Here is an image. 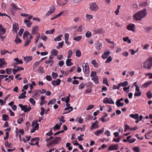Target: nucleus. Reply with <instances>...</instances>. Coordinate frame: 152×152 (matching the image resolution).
I'll return each mask as SVG.
<instances>
[{"label":"nucleus","mask_w":152,"mask_h":152,"mask_svg":"<svg viewBox=\"0 0 152 152\" xmlns=\"http://www.w3.org/2000/svg\"><path fill=\"white\" fill-rule=\"evenodd\" d=\"M146 14V9H145L134 14L133 16V18L136 20H142V18L145 16Z\"/></svg>","instance_id":"1"},{"label":"nucleus","mask_w":152,"mask_h":152,"mask_svg":"<svg viewBox=\"0 0 152 152\" xmlns=\"http://www.w3.org/2000/svg\"><path fill=\"white\" fill-rule=\"evenodd\" d=\"M152 66V57H151L145 62L143 65V67L150 69Z\"/></svg>","instance_id":"2"},{"label":"nucleus","mask_w":152,"mask_h":152,"mask_svg":"<svg viewBox=\"0 0 152 152\" xmlns=\"http://www.w3.org/2000/svg\"><path fill=\"white\" fill-rule=\"evenodd\" d=\"M18 106L21 108L22 110H23L24 113H27L30 111L31 109L30 105L28 107H27V105H23L21 104H19Z\"/></svg>","instance_id":"3"},{"label":"nucleus","mask_w":152,"mask_h":152,"mask_svg":"<svg viewBox=\"0 0 152 152\" xmlns=\"http://www.w3.org/2000/svg\"><path fill=\"white\" fill-rule=\"evenodd\" d=\"M89 8L92 11L96 12L99 8L96 3L94 2L90 5Z\"/></svg>","instance_id":"4"},{"label":"nucleus","mask_w":152,"mask_h":152,"mask_svg":"<svg viewBox=\"0 0 152 152\" xmlns=\"http://www.w3.org/2000/svg\"><path fill=\"white\" fill-rule=\"evenodd\" d=\"M10 5L12 7L11 9V11L12 14L13 15H14L15 13L14 10H20L21 9L20 8H18L14 4H11Z\"/></svg>","instance_id":"5"},{"label":"nucleus","mask_w":152,"mask_h":152,"mask_svg":"<svg viewBox=\"0 0 152 152\" xmlns=\"http://www.w3.org/2000/svg\"><path fill=\"white\" fill-rule=\"evenodd\" d=\"M118 144L110 145L109 146L108 150L109 151L114 150H117L118 149Z\"/></svg>","instance_id":"6"},{"label":"nucleus","mask_w":152,"mask_h":152,"mask_svg":"<svg viewBox=\"0 0 152 152\" xmlns=\"http://www.w3.org/2000/svg\"><path fill=\"white\" fill-rule=\"evenodd\" d=\"M110 53L109 50L106 49L102 55V57L103 59H105L110 54Z\"/></svg>","instance_id":"7"},{"label":"nucleus","mask_w":152,"mask_h":152,"mask_svg":"<svg viewBox=\"0 0 152 152\" xmlns=\"http://www.w3.org/2000/svg\"><path fill=\"white\" fill-rule=\"evenodd\" d=\"M19 29V25L18 23H15L13 25L12 31L17 34V31Z\"/></svg>","instance_id":"8"},{"label":"nucleus","mask_w":152,"mask_h":152,"mask_svg":"<svg viewBox=\"0 0 152 152\" xmlns=\"http://www.w3.org/2000/svg\"><path fill=\"white\" fill-rule=\"evenodd\" d=\"M61 81L60 79H57L56 80H53L52 81L51 84L54 86H58L60 85Z\"/></svg>","instance_id":"9"},{"label":"nucleus","mask_w":152,"mask_h":152,"mask_svg":"<svg viewBox=\"0 0 152 152\" xmlns=\"http://www.w3.org/2000/svg\"><path fill=\"white\" fill-rule=\"evenodd\" d=\"M135 27L134 24L130 23L126 26V28L129 30L134 31V29Z\"/></svg>","instance_id":"10"},{"label":"nucleus","mask_w":152,"mask_h":152,"mask_svg":"<svg viewBox=\"0 0 152 152\" xmlns=\"http://www.w3.org/2000/svg\"><path fill=\"white\" fill-rule=\"evenodd\" d=\"M98 123V121H96L92 123L90 129L92 130L94 129L97 128L98 127L97 124Z\"/></svg>","instance_id":"11"},{"label":"nucleus","mask_w":152,"mask_h":152,"mask_svg":"<svg viewBox=\"0 0 152 152\" xmlns=\"http://www.w3.org/2000/svg\"><path fill=\"white\" fill-rule=\"evenodd\" d=\"M38 26H35L32 28V34L35 35L37 33V32L38 29Z\"/></svg>","instance_id":"12"},{"label":"nucleus","mask_w":152,"mask_h":152,"mask_svg":"<svg viewBox=\"0 0 152 152\" xmlns=\"http://www.w3.org/2000/svg\"><path fill=\"white\" fill-rule=\"evenodd\" d=\"M85 64V65L84 66V72L86 74H87L89 72V67L88 66V63H84L83 64V65Z\"/></svg>","instance_id":"13"},{"label":"nucleus","mask_w":152,"mask_h":152,"mask_svg":"<svg viewBox=\"0 0 152 152\" xmlns=\"http://www.w3.org/2000/svg\"><path fill=\"white\" fill-rule=\"evenodd\" d=\"M104 114L105 115L104 116H103L101 118H100V119H101V120L102 121L103 123L106 122L109 120V118H108L107 119H104L106 117H107L108 116L107 114V113H105Z\"/></svg>","instance_id":"14"},{"label":"nucleus","mask_w":152,"mask_h":152,"mask_svg":"<svg viewBox=\"0 0 152 152\" xmlns=\"http://www.w3.org/2000/svg\"><path fill=\"white\" fill-rule=\"evenodd\" d=\"M5 59L4 58L1 59L0 58V68L3 67V65H5V66L7 64V63L4 61Z\"/></svg>","instance_id":"15"},{"label":"nucleus","mask_w":152,"mask_h":152,"mask_svg":"<svg viewBox=\"0 0 152 152\" xmlns=\"http://www.w3.org/2000/svg\"><path fill=\"white\" fill-rule=\"evenodd\" d=\"M104 131V128H102L101 130H98L95 132L94 134L96 136H98L99 134H101Z\"/></svg>","instance_id":"16"},{"label":"nucleus","mask_w":152,"mask_h":152,"mask_svg":"<svg viewBox=\"0 0 152 152\" xmlns=\"http://www.w3.org/2000/svg\"><path fill=\"white\" fill-rule=\"evenodd\" d=\"M96 34H102L104 32V31L102 28L100 29H97L94 31Z\"/></svg>","instance_id":"17"},{"label":"nucleus","mask_w":152,"mask_h":152,"mask_svg":"<svg viewBox=\"0 0 152 152\" xmlns=\"http://www.w3.org/2000/svg\"><path fill=\"white\" fill-rule=\"evenodd\" d=\"M72 59H67L66 61V63L67 66H70L73 65V63L71 62Z\"/></svg>","instance_id":"18"},{"label":"nucleus","mask_w":152,"mask_h":152,"mask_svg":"<svg viewBox=\"0 0 152 152\" xmlns=\"http://www.w3.org/2000/svg\"><path fill=\"white\" fill-rule=\"evenodd\" d=\"M130 117L134 118L135 119H137L139 118V114H131L129 115Z\"/></svg>","instance_id":"19"},{"label":"nucleus","mask_w":152,"mask_h":152,"mask_svg":"<svg viewBox=\"0 0 152 152\" xmlns=\"http://www.w3.org/2000/svg\"><path fill=\"white\" fill-rule=\"evenodd\" d=\"M32 59V57L31 56H26L24 58V59L26 61V63L31 61Z\"/></svg>","instance_id":"20"},{"label":"nucleus","mask_w":152,"mask_h":152,"mask_svg":"<svg viewBox=\"0 0 152 152\" xmlns=\"http://www.w3.org/2000/svg\"><path fill=\"white\" fill-rule=\"evenodd\" d=\"M14 41L16 44H18V43H20L21 42V40L18 37V34H16V38Z\"/></svg>","instance_id":"21"},{"label":"nucleus","mask_w":152,"mask_h":152,"mask_svg":"<svg viewBox=\"0 0 152 152\" xmlns=\"http://www.w3.org/2000/svg\"><path fill=\"white\" fill-rule=\"evenodd\" d=\"M98 77L97 76H96L95 77L92 78H91V80L94 81V83L96 84H97L99 82V81L98 80Z\"/></svg>","instance_id":"22"},{"label":"nucleus","mask_w":152,"mask_h":152,"mask_svg":"<svg viewBox=\"0 0 152 152\" xmlns=\"http://www.w3.org/2000/svg\"><path fill=\"white\" fill-rule=\"evenodd\" d=\"M58 53V51L55 49L52 50L51 51V53L52 55L57 56Z\"/></svg>","instance_id":"23"},{"label":"nucleus","mask_w":152,"mask_h":152,"mask_svg":"<svg viewBox=\"0 0 152 152\" xmlns=\"http://www.w3.org/2000/svg\"><path fill=\"white\" fill-rule=\"evenodd\" d=\"M3 120L4 121H7L9 119L8 115L6 114H3L2 116Z\"/></svg>","instance_id":"24"},{"label":"nucleus","mask_w":152,"mask_h":152,"mask_svg":"<svg viewBox=\"0 0 152 152\" xmlns=\"http://www.w3.org/2000/svg\"><path fill=\"white\" fill-rule=\"evenodd\" d=\"M54 140L56 144H58L59 143L60 141L61 140V139L60 137H56Z\"/></svg>","instance_id":"25"},{"label":"nucleus","mask_w":152,"mask_h":152,"mask_svg":"<svg viewBox=\"0 0 152 152\" xmlns=\"http://www.w3.org/2000/svg\"><path fill=\"white\" fill-rule=\"evenodd\" d=\"M91 63L96 68H98L99 65L96 62L95 60L94 59L92 61Z\"/></svg>","instance_id":"26"},{"label":"nucleus","mask_w":152,"mask_h":152,"mask_svg":"<svg viewBox=\"0 0 152 152\" xmlns=\"http://www.w3.org/2000/svg\"><path fill=\"white\" fill-rule=\"evenodd\" d=\"M14 60L17 62L18 64H22L23 63V61L22 59L19 60L18 58L14 59Z\"/></svg>","instance_id":"27"},{"label":"nucleus","mask_w":152,"mask_h":152,"mask_svg":"<svg viewBox=\"0 0 152 152\" xmlns=\"http://www.w3.org/2000/svg\"><path fill=\"white\" fill-rule=\"evenodd\" d=\"M62 34H60L57 37L55 38L54 40L55 41L61 40V37H62Z\"/></svg>","instance_id":"28"},{"label":"nucleus","mask_w":152,"mask_h":152,"mask_svg":"<svg viewBox=\"0 0 152 152\" xmlns=\"http://www.w3.org/2000/svg\"><path fill=\"white\" fill-rule=\"evenodd\" d=\"M55 31V29L53 28L50 31L49 30H47L45 32V34H53V33Z\"/></svg>","instance_id":"29"},{"label":"nucleus","mask_w":152,"mask_h":152,"mask_svg":"<svg viewBox=\"0 0 152 152\" xmlns=\"http://www.w3.org/2000/svg\"><path fill=\"white\" fill-rule=\"evenodd\" d=\"M56 102V99H53L50 100L48 103V105H49L50 104H54Z\"/></svg>","instance_id":"30"},{"label":"nucleus","mask_w":152,"mask_h":152,"mask_svg":"<svg viewBox=\"0 0 152 152\" xmlns=\"http://www.w3.org/2000/svg\"><path fill=\"white\" fill-rule=\"evenodd\" d=\"M82 38V37L81 36L75 37L73 38V40L77 41H79L81 40Z\"/></svg>","instance_id":"31"},{"label":"nucleus","mask_w":152,"mask_h":152,"mask_svg":"<svg viewBox=\"0 0 152 152\" xmlns=\"http://www.w3.org/2000/svg\"><path fill=\"white\" fill-rule=\"evenodd\" d=\"M6 32V30L4 28L0 29V35H4Z\"/></svg>","instance_id":"32"},{"label":"nucleus","mask_w":152,"mask_h":152,"mask_svg":"<svg viewBox=\"0 0 152 152\" xmlns=\"http://www.w3.org/2000/svg\"><path fill=\"white\" fill-rule=\"evenodd\" d=\"M146 95L148 98L151 99L152 98V94L151 91H150L149 92L146 93Z\"/></svg>","instance_id":"33"},{"label":"nucleus","mask_w":152,"mask_h":152,"mask_svg":"<svg viewBox=\"0 0 152 152\" xmlns=\"http://www.w3.org/2000/svg\"><path fill=\"white\" fill-rule=\"evenodd\" d=\"M41 63V62H40V61L35 62L34 64V65L33 66V68L35 67L36 68Z\"/></svg>","instance_id":"34"},{"label":"nucleus","mask_w":152,"mask_h":152,"mask_svg":"<svg viewBox=\"0 0 152 152\" xmlns=\"http://www.w3.org/2000/svg\"><path fill=\"white\" fill-rule=\"evenodd\" d=\"M75 53L76 56L77 57H80L81 56V51L79 50H78L76 51Z\"/></svg>","instance_id":"35"},{"label":"nucleus","mask_w":152,"mask_h":152,"mask_svg":"<svg viewBox=\"0 0 152 152\" xmlns=\"http://www.w3.org/2000/svg\"><path fill=\"white\" fill-rule=\"evenodd\" d=\"M40 90H37L36 91H34V92H33V93L34 94V96H32L33 97L34 96H37L38 95V93L39 92H40Z\"/></svg>","instance_id":"36"},{"label":"nucleus","mask_w":152,"mask_h":152,"mask_svg":"<svg viewBox=\"0 0 152 152\" xmlns=\"http://www.w3.org/2000/svg\"><path fill=\"white\" fill-rule=\"evenodd\" d=\"M5 145L7 148H11L12 144L11 143H9L8 141H6L5 142Z\"/></svg>","instance_id":"37"},{"label":"nucleus","mask_w":152,"mask_h":152,"mask_svg":"<svg viewBox=\"0 0 152 152\" xmlns=\"http://www.w3.org/2000/svg\"><path fill=\"white\" fill-rule=\"evenodd\" d=\"M115 104L118 107H122L124 105V103L119 102H115Z\"/></svg>","instance_id":"38"},{"label":"nucleus","mask_w":152,"mask_h":152,"mask_svg":"<svg viewBox=\"0 0 152 152\" xmlns=\"http://www.w3.org/2000/svg\"><path fill=\"white\" fill-rule=\"evenodd\" d=\"M91 35V33L90 31H87L85 34L86 37L87 38H89Z\"/></svg>","instance_id":"39"},{"label":"nucleus","mask_w":152,"mask_h":152,"mask_svg":"<svg viewBox=\"0 0 152 152\" xmlns=\"http://www.w3.org/2000/svg\"><path fill=\"white\" fill-rule=\"evenodd\" d=\"M12 69L11 68H7L5 69L6 73L10 75L11 74Z\"/></svg>","instance_id":"40"},{"label":"nucleus","mask_w":152,"mask_h":152,"mask_svg":"<svg viewBox=\"0 0 152 152\" xmlns=\"http://www.w3.org/2000/svg\"><path fill=\"white\" fill-rule=\"evenodd\" d=\"M52 75L53 78L54 79H55L58 76V75L57 73L54 72H53L52 73Z\"/></svg>","instance_id":"41"},{"label":"nucleus","mask_w":152,"mask_h":152,"mask_svg":"<svg viewBox=\"0 0 152 152\" xmlns=\"http://www.w3.org/2000/svg\"><path fill=\"white\" fill-rule=\"evenodd\" d=\"M31 41V40H30V39H28L27 40H26L25 42L24 46L26 47L29 44L30 42Z\"/></svg>","instance_id":"42"},{"label":"nucleus","mask_w":152,"mask_h":152,"mask_svg":"<svg viewBox=\"0 0 152 152\" xmlns=\"http://www.w3.org/2000/svg\"><path fill=\"white\" fill-rule=\"evenodd\" d=\"M121 86L125 87L128 85V82L127 81H126L123 83L121 82Z\"/></svg>","instance_id":"43"},{"label":"nucleus","mask_w":152,"mask_h":152,"mask_svg":"<svg viewBox=\"0 0 152 152\" xmlns=\"http://www.w3.org/2000/svg\"><path fill=\"white\" fill-rule=\"evenodd\" d=\"M112 60V58L111 56H109L107 58L105 62V63H109Z\"/></svg>","instance_id":"44"},{"label":"nucleus","mask_w":152,"mask_h":152,"mask_svg":"<svg viewBox=\"0 0 152 152\" xmlns=\"http://www.w3.org/2000/svg\"><path fill=\"white\" fill-rule=\"evenodd\" d=\"M55 7L54 6H52L50 7V10L49 11L53 13L55 11Z\"/></svg>","instance_id":"45"},{"label":"nucleus","mask_w":152,"mask_h":152,"mask_svg":"<svg viewBox=\"0 0 152 152\" xmlns=\"http://www.w3.org/2000/svg\"><path fill=\"white\" fill-rule=\"evenodd\" d=\"M103 102L105 104H109V98H105L103 100Z\"/></svg>","instance_id":"46"},{"label":"nucleus","mask_w":152,"mask_h":152,"mask_svg":"<svg viewBox=\"0 0 152 152\" xmlns=\"http://www.w3.org/2000/svg\"><path fill=\"white\" fill-rule=\"evenodd\" d=\"M135 152H140V149L138 147H134L133 149Z\"/></svg>","instance_id":"47"},{"label":"nucleus","mask_w":152,"mask_h":152,"mask_svg":"<svg viewBox=\"0 0 152 152\" xmlns=\"http://www.w3.org/2000/svg\"><path fill=\"white\" fill-rule=\"evenodd\" d=\"M29 102L32 104L33 105H35L36 102L33 98H30L29 99Z\"/></svg>","instance_id":"48"},{"label":"nucleus","mask_w":152,"mask_h":152,"mask_svg":"<svg viewBox=\"0 0 152 152\" xmlns=\"http://www.w3.org/2000/svg\"><path fill=\"white\" fill-rule=\"evenodd\" d=\"M30 34L29 31L27 30L25 31L23 34L24 36H25L26 37H27L29 35H30Z\"/></svg>","instance_id":"49"},{"label":"nucleus","mask_w":152,"mask_h":152,"mask_svg":"<svg viewBox=\"0 0 152 152\" xmlns=\"http://www.w3.org/2000/svg\"><path fill=\"white\" fill-rule=\"evenodd\" d=\"M149 84L147 82L145 83L144 84L142 85L141 86V88H146L147 87H148V86L149 85Z\"/></svg>","instance_id":"50"},{"label":"nucleus","mask_w":152,"mask_h":152,"mask_svg":"<svg viewBox=\"0 0 152 152\" xmlns=\"http://www.w3.org/2000/svg\"><path fill=\"white\" fill-rule=\"evenodd\" d=\"M85 86V84L84 83H82L80 85H79V89H82Z\"/></svg>","instance_id":"51"},{"label":"nucleus","mask_w":152,"mask_h":152,"mask_svg":"<svg viewBox=\"0 0 152 152\" xmlns=\"http://www.w3.org/2000/svg\"><path fill=\"white\" fill-rule=\"evenodd\" d=\"M24 31V29L23 28L20 29L18 32V34L19 35L21 36Z\"/></svg>","instance_id":"52"},{"label":"nucleus","mask_w":152,"mask_h":152,"mask_svg":"<svg viewBox=\"0 0 152 152\" xmlns=\"http://www.w3.org/2000/svg\"><path fill=\"white\" fill-rule=\"evenodd\" d=\"M94 107V105H89L88 106V107L86 108V110H91V109L93 108Z\"/></svg>","instance_id":"53"},{"label":"nucleus","mask_w":152,"mask_h":152,"mask_svg":"<svg viewBox=\"0 0 152 152\" xmlns=\"http://www.w3.org/2000/svg\"><path fill=\"white\" fill-rule=\"evenodd\" d=\"M39 137H36L35 138H32L31 139V141L34 142V141H39Z\"/></svg>","instance_id":"54"},{"label":"nucleus","mask_w":152,"mask_h":152,"mask_svg":"<svg viewBox=\"0 0 152 152\" xmlns=\"http://www.w3.org/2000/svg\"><path fill=\"white\" fill-rule=\"evenodd\" d=\"M0 16H7L9 18H10V19L11 20V19L10 17L6 14L2 13L1 12H0Z\"/></svg>","instance_id":"55"},{"label":"nucleus","mask_w":152,"mask_h":152,"mask_svg":"<svg viewBox=\"0 0 152 152\" xmlns=\"http://www.w3.org/2000/svg\"><path fill=\"white\" fill-rule=\"evenodd\" d=\"M138 93L135 92L134 94V96H140L142 94V92L141 91H138Z\"/></svg>","instance_id":"56"},{"label":"nucleus","mask_w":152,"mask_h":152,"mask_svg":"<svg viewBox=\"0 0 152 152\" xmlns=\"http://www.w3.org/2000/svg\"><path fill=\"white\" fill-rule=\"evenodd\" d=\"M38 70V71H40L42 73H44V71L43 67L40 66Z\"/></svg>","instance_id":"57"},{"label":"nucleus","mask_w":152,"mask_h":152,"mask_svg":"<svg viewBox=\"0 0 152 152\" xmlns=\"http://www.w3.org/2000/svg\"><path fill=\"white\" fill-rule=\"evenodd\" d=\"M52 129L51 128L50 131L48 133H47L46 135L48 136H51L53 134V133L52 132Z\"/></svg>","instance_id":"58"},{"label":"nucleus","mask_w":152,"mask_h":152,"mask_svg":"<svg viewBox=\"0 0 152 152\" xmlns=\"http://www.w3.org/2000/svg\"><path fill=\"white\" fill-rule=\"evenodd\" d=\"M46 79L47 80L50 81L52 80V78L50 75H47L46 76Z\"/></svg>","instance_id":"59"},{"label":"nucleus","mask_w":152,"mask_h":152,"mask_svg":"<svg viewBox=\"0 0 152 152\" xmlns=\"http://www.w3.org/2000/svg\"><path fill=\"white\" fill-rule=\"evenodd\" d=\"M64 132V131L63 130H62L61 131H58V132H57L54 134L53 135L54 136H56L57 135L59 134H60V133H62Z\"/></svg>","instance_id":"60"},{"label":"nucleus","mask_w":152,"mask_h":152,"mask_svg":"<svg viewBox=\"0 0 152 152\" xmlns=\"http://www.w3.org/2000/svg\"><path fill=\"white\" fill-rule=\"evenodd\" d=\"M77 119H78V121L80 123H83V119L81 117H80V118H77Z\"/></svg>","instance_id":"61"},{"label":"nucleus","mask_w":152,"mask_h":152,"mask_svg":"<svg viewBox=\"0 0 152 152\" xmlns=\"http://www.w3.org/2000/svg\"><path fill=\"white\" fill-rule=\"evenodd\" d=\"M9 53V52L5 50H3L1 52V54L2 55H5L6 53Z\"/></svg>","instance_id":"62"},{"label":"nucleus","mask_w":152,"mask_h":152,"mask_svg":"<svg viewBox=\"0 0 152 152\" xmlns=\"http://www.w3.org/2000/svg\"><path fill=\"white\" fill-rule=\"evenodd\" d=\"M96 75V73L95 72L92 71L91 74V77H95Z\"/></svg>","instance_id":"63"},{"label":"nucleus","mask_w":152,"mask_h":152,"mask_svg":"<svg viewBox=\"0 0 152 152\" xmlns=\"http://www.w3.org/2000/svg\"><path fill=\"white\" fill-rule=\"evenodd\" d=\"M64 64V62L62 60V61H60L58 63V65L60 67H61L63 66Z\"/></svg>","instance_id":"64"}]
</instances>
